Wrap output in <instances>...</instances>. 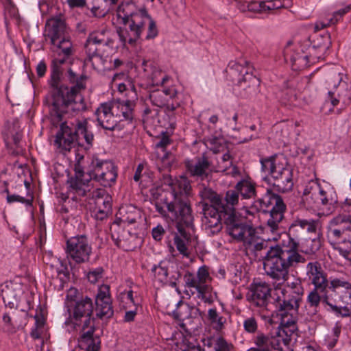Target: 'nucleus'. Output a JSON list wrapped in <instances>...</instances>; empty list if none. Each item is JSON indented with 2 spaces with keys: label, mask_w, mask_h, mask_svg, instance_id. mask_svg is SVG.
Returning a JSON list of instances; mask_svg holds the SVG:
<instances>
[{
  "label": "nucleus",
  "mask_w": 351,
  "mask_h": 351,
  "mask_svg": "<svg viewBox=\"0 0 351 351\" xmlns=\"http://www.w3.org/2000/svg\"><path fill=\"white\" fill-rule=\"evenodd\" d=\"M47 24L49 28L47 36L50 39L55 56L53 61L54 74L51 82V86L54 88L52 109L54 116L60 121L64 114L72 117L75 112L86 109L81 91L86 88V77L77 75L69 69L68 77L73 86L68 87L58 85L60 67L72 54L73 44L65 21L61 16L51 19Z\"/></svg>",
  "instance_id": "nucleus-1"
},
{
  "label": "nucleus",
  "mask_w": 351,
  "mask_h": 351,
  "mask_svg": "<svg viewBox=\"0 0 351 351\" xmlns=\"http://www.w3.org/2000/svg\"><path fill=\"white\" fill-rule=\"evenodd\" d=\"M317 221L313 219L297 218L289 229L288 245L270 246L263 257L266 274L271 279L285 281L290 268L297 267L306 262V258L298 252L299 241L306 233L315 232Z\"/></svg>",
  "instance_id": "nucleus-2"
},
{
  "label": "nucleus",
  "mask_w": 351,
  "mask_h": 351,
  "mask_svg": "<svg viewBox=\"0 0 351 351\" xmlns=\"http://www.w3.org/2000/svg\"><path fill=\"white\" fill-rule=\"evenodd\" d=\"M306 301L313 308L311 315L316 314L322 302L327 311L337 316L348 317L351 314V282L343 278H330V287H314Z\"/></svg>",
  "instance_id": "nucleus-3"
},
{
  "label": "nucleus",
  "mask_w": 351,
  "mask_h": 351,
  "mask_svg": "<svg viewBox=\"0 0 351 351\" xmlns=\"http://www.w3.org/2000/svg\"><path fill=\"white\" fill-rule=\"evenodd\" d=\"M117 14L130 29V32L125 29H120L118 32L119 39L123 45L129 44L134 46L140 38L146 24L148 25L146 40L154 39L158 34L155 21L148 14L144 7L138 8L133 2H125L118 7Z\"/></svg>",
  "instance_id": "nucleus-4"
},
{
  "label": "nucleus",
  "mask_w": 351,
  "mask_h": 351,
  "mask_svg": "<svg viewBox=\"0 0 351 351\" xmlns=\"http://www.w3.org/2000/svg\"><path fill=\"white\" fill-rule=\"evenodd\" d=\"M165 183L171 186V195L173 197L167 205L173 219H180L186 224H191L193 217L187 199L191 189L189 181L185 177H180L173 182L172 178L168 176L165 178Z\"/></svg>",
  "instance_id": "nucleus-5"
},
{
  "label": "nucleus",
  "mask_w": 351,
  "mask_h": 351,
  "mask_svg": "<svg viewBox=\"0 0 351 351\" xmlns=\"http://www.w3.org/2000/svg\"><path fill=\"white\" fill-rule=\"evenodd\" d=\"M69 318L74 327L80 330L78 343L85 345L84 342L93 341L95 339H100L95 335V322L93 317V306L92 300L88 297L77 300L73 306L69 309Z\"/></svg>",
  "instance_id": "nucleus-6"
},
{
  "label": "nucleus",
  "mask_w": 351,
  "mask_h": 351,
  "mask_svg": "<svg viewBox=\"0 0 351 351\" xmlns=\"http://www.w3.org/2000/svg\"><path fill=\"white\" fill-rule=\"evenodd\" d=\"M134 106V101L128 99L101 104L96 110L97 121L104 129L114 130L121 121L132 119Z\"/></svg>",
  "instance_id": "nucleus-7"
},
{
  "label": "nucleus",
  "mask_w": 351,
  "mask_h": 351,
  "mask_svg": "<svg viewBox=\"0 0 351 351\" xmlns=\"http://www.w3.org/2000/svg\"><path fill=\"white\" fill-rule=\"evenodd\" d=\"M269 206H272L270 213V217L267 222V230L275 234L273 240H278L280 235V222L284 218V213L286 210V206L282 199L278 195L274 194L270 189H267L265 195L255 202L252 208V210H246V213L254 215L258 213L259 210L266 211Z\"/></svg>",
  "instance_id": "nucleus-8"
},
{
  "label": "nucleus",
  "mask_w": 351,
  "mask_h": 351,
  "mask_svg": "<svg viewBox=\"0 0 351 351\" xmlns=\"http://www.w3.org/2000/svg\"><path fill=\"white\" fill-rule=\"evenodd\" d=\"M87 125L88 122L85 119L76 120L75 123H62L54 141V145L59 152L63 154L70 152L81 136L87 144L91 145L94 136L93 133L88 131Z\"/></svg>",
  "instance_id": "nucleus-9"
},
{
  "label": "nucleus",
  "mask_w": 351,
  "mask_h": 351,
  "mask_svg": "<svg viewBox=\"0 0 351 351\" xmlns=\"http://www.w3.org/2000/svg\"><path fill=\"white\" fill-rule=\"evenodd\" d=\"M326 237L342 256L351 261V224L341 214L329 221Z\"/></svg>",
  "instance_id": "nucleus-10"
},
{
  "label": "nucleus",
  "mask_w": 351,
  "mask_h": 351,
  "mask_svg": "<svg viewBox=\"0 0 351 351\" xmlns=\"http://www.w3.org/2000/svg\"><path fill=\"white\" fill-rule=\"evenodd\" d=\"M337 202L336 192L327 182L320 183L317 180H310L305 186L301 204L306 209H321Z\"/></svg>",
  "instance_id": "nucleus-11"
},
{
  "label": "nucleus",
  "mask_w": 351,
  "mask_h": 351,
  "mask_svg": "<svg viewBox=\"0 0 351 351\" xmlns=\"http://www.w3.org/2000/svg\"><path fill=\"white\" fill-rule=\"evenodd\" d=\"M260 162L262 171L270 175L269 182L278 191L285 193L292 189V170L284 158L274 156L261 158Z\"/></svg>",
  "instance_id": "nucleus-12"
},
{
  "label": "nucleus",
  "mask_w": 351,
  "mask_h": 351,
  "mask_svg": "<svg viewBox=\"0 0 351 351\" xmlns=\"http://www.w3.org/2000/svg\"><path fill=\"white\" fill-rule=\"evenodd\" d=\"M200 195L203 200L210 202V204L208 202L204 204L202 223L205 229L213 234L219 232L222 228L221 214L218 208L221 204V198L215 191L207 188L200 191Z\"/></svg>",
  "instance_id": "nucleus-13"
},
{
  "label": "nucleus",
  "mask_w": 351,
  "mask_h": 351,
  "mask_svg": "<svg viewBox=\"0 0 351 351\" xmlns=\"http://www.w3.org/2000/svg\"><path fill=\"white\" fill-rule=\"evenodd\" d=\"M288 278L289 276L285 281L273 279L278 282L274 286V305L276 309L280 311H298L300 303L302 301L304 288L301 282L296 280V287L287 293L286 289L281 287V285Z\"/></svg>",
  "instance_id": "nucleus-14"
},
{
  "label": "nucleus",
  "mask_w": 351,
  "mask_h": 351,
  "mask_svg": "<svg viewBox=\"0 0 351 351\" xmlns=\"http://www.w3.org/2000/svg\"><path fill=\"white\" fill-rule=\"evenodd\" d=\"M211 278L208 267L206 265L200 267L196 274L187 271L184 276L185 286L193 289L197 292V298L205 302H211V287L208 285Z\"/></svg>",
  "instance_id": "nucleus-15"
},
{
  "label": "nucleus",
  "mask_w": 351,
  "mask_h": 351,
  "mask_svg": "<svg viewBox=\"0 0 351 351\" xmlns=\"http://www.w3.org/2000/svg\"><path fill=\"white\" fill-rule=\"evenodd\" d=\"M84 168L78 162L75 165V176L68 180V196L75 201L86 199L93 188V180L88 176V172L85 173Z\"/></svg>",
  "instance_id": "nucleus-16"
},
{
  "label": "nucleus",
  "mask_w": 351,
  "mask_h": 351,
  "mask_svg": "<svg viewBox=\"0 0 351 351\" xmlns=\"http://www.w3.org/2000/svg\"><path fill=\"white\" fill-rule=\"evenodd\" d=\"M92 246L85 235L72 237L66 241V253L70 265L89 262L92 254Z\"/></svg>",
  "instance_id": "nucleus-17"
},
{
  "label": "nucleus",
  "mask_w": 351,
  "mask_h": 351,
  "mask_svg": "<svg viewBox=\"0 0 351 351\" xmlns=\"http://www.w3.org/2000/svg\"><path fill=\"white\" fill-rule=\"evenodd\" d=\"M291 335L286 328H279L275 336L260 333L254 339L256 347L250 348L247 351H272L273 349L284 351L282 345L286 347L289 346Z\"/></svg>",
  "instance_id": "nucleus-18"
},
{
  "label": "nucleus",
  "mask_w": 351,
  "mask_h": 351,
  "mask_svg": "<svg viewBox=\"0 0 351 351\" xmlns=\"http://www.w3.org/2000/svg\"><path fill=\"white\" fill-rule=\"evenodd\" d=\"M87 172L88 177L104 186H111L117 177V170L113 162L97 158L92 159Z\"/></svg>",
  "instance_id": "nucleus-19"
},
{
  "label": "nucleus",
  "mask_w": 351,
  "mask_h": 351,
  "mask_svg": "<svg viewBox=\"0 0 351 351\" xmlns=\"http://www.w3.org/2000/svg\"><path fill=\"white\" fill-rule=\"evenodd\" d=\"M149 99L153 105L160 108L165 107L169 116L180 106L178 93L174 88L152 91Z\"/></svg>",
  "instance_id": "nucleus-20"
},
{
  "label": "nucleus",
  "mask_w": 351,
  "mask_h": 351,
  "mask_svg": "<svg viewBox=\"0 0 351 351\" xmlns=\"http://www.w3.org/2000/svg\"><path fill=\"white\" fill-rule=\"evenodd\" d=\"M4 141L7 147L12 150V154H21L23 153L21 145L22 130L18 119H11L6 121L3 130Z\"/></svg>",
  "instance_id": "nucleus-21"
},
{
  "label": "nucleus",
  "mask_w": 351,
  "mask_h": 351,
  "mask_svg": "<svg viewBox=\"0 0 351 351\" xmlns=\"http://www.w3.org/2000/svg\"><path fill=\"white\" fill-rule=\"evenodd\" d=\"M226 72L230 80L239 86H242L246 82L255 81L252 75V67L250 63L241 60L239 62L231 61L227 68Z\"/></svg>",
  "instance_id": "nucleus-22"
},
{
  "label": "nucleus",
  "mask_w": 351,
  "mask_h": 351,
  "mask_svg": "<svg viewBox=\"0 0 351 351\" xmlns=\"http://www.w3.org/2000/svg\"><path fill=\"white\" fill-rule=\"evenodd\" d=\"M108 32L105 29L94 32L89 34L86 44L85 51L88 60L101 56V50L104 47L109 44Z\"/></svg>",
  "instance_id": "nucleus-23"
},
{
  "label": "nucleus",
  "mask_w": 351,
  "mask_h": 351,
  "mask_svg": "<svg viewBox=\"0 0 351 351\" xmlns=\"http://www.w3.org/2000/svg\"><path fill=\"white\" fill-rule=\"evenodd\" d=\"M250 300L253 305L267 308L269 303L274 304V291L271 294L270 285L265 282H259L252 285Z\"/></svg>",
  "instance_id": "nucleus-24"
},
{
  "label": "nucleus",
  "mask_w": 351,
  "mask_h": 351,
  "mask_svg": "<svg viewBox=\"0 0 351 351\" xmlns=\"http://www.w3.org/2000/svg\"><path fill=\"white\" fill-rule=\"evenodd\" d=\"M96 315L100 319H108L114 311L110 295V287L107 285L99 287L95 298Z\"/></svg>",
  "instance_id": "nucleus-25"
},
{
  "label": "nucleus",
  "mask_w": 351,
  "mask_h": 351,
  "mask_svg": "<svg viewBox=\"0 0 351 351\" xmlns=\"http://www.w3.org/2000/svg\"><path fill=\"white\" fill-rule=\"evenodd\" d=\"M219 145H214L211 147L213 153L220 154L222 153L221 156L217 158V165L216 166L217 171L224 172L227 175H231L233 177H236L239 175V171L237 167L232 165V159L230 155L226 145L218 143Z\"/></svg>",
  "instance_id": "nucleus-26"
},
{
  "label": "nucleus",
  "mask_w": 351,
  "mask_h": 351,
  "mask_svg": "<svg viewBox=\"0 0 351 351\" xmlns=\"http://www.w3.org/2000/svg\"><path fill=\"white\" fill-rule=\"evenodd\" d=\"M335 81L338 82V86L334 84V90H329L326 99V103H330L333 107L339 103L343 106H347L351 100V91L348 90L345 83L341 84V77L339 74L334 76Z\"/></svg>",
  "instance_id": "nucleus-27"
},
{
  "label": "nucleus",
  "mask_w": 351,
  "mask_h": 351,
  "mask_svg": "<svg viewBox=\"0 0 351 351\" xmlns=\"http://www.w3.org/2000/svg\"><path fill=\"white\" fill-rule=\"evenodd\" d=\"M237 241L242 242L245 250L250 252L256 253L267 247V241L260 238L256 230L250 225L244 228L241 238H239Z\"/></svg>",
  "instance_id": "nucleus-28"
},
{
  "label": "nucleus",
  "mask_w": 351,
  "mask_h": 351,
  "mask_svg": "<svg viewBox=\"0 0 351 351\" xmlns=\"http://www.w3.org/2000/svg\"><path fill=\"white\" fill-rule=\"evenodd\" d=\"M306 275L314 287L326 288L330 286V279L328 280L326 274L318 262H310L307 264Z\"/></svg>",
  "instance_id": "nucleus-29"
},
{
  "label": "nucleus",
  "mask_w": 351,
  "mask_h": 351,
  "mask_svg": "<svg viewBox=\"0 0 351 351\" xmlns=\"http://www.w3.org/2000/svg\"><path fill=\"white\" fill-rule=\"evenodd\" d=\"M176 222V228L178 231V234L176 233L174 235L173 241L174 244L176 246L177 250L184 256L189 257V252L188 250L187 245L189 241V234L186 232V228H192L193 224V220L191 224H186L184 221L180 220V219H174Z\"/></svg>",
  "instance_id": "nucleus-30"
},
{
  "label": "nucleus",
  "mask_w": 351,
  "mask_h": 351,
  "mask_svg": "<svg viewBox=\"0 0 351 351\" xmlns=\"http://www.w3.org/2000/svg\"><path fill=\"white\" fill-rule=\"evenodd\" d=\"M291 44V42H289L284 49L283 53L285 60L290 59L294 70H301L306 68L310 64L308 55L303 51L301 47H297L293 52V49H290Z\"/></svg>",
  "instance_id": "nucleus-31"
},
{
  "label": "nucleus",
  "mask_w": 351,
  "mask_h": 351,
  "mask_svg": "<svg viewBox=\"0 0 351 351\" xmlns=\"http://www.w3.org/2000/svg\"><path fill=\"white\" fill-rule=\"evenodd\" d=\"M23 293L21 284L10 281L2 289V297L6 306L11 308H17L19 299Z\"/></svg>",
  "instance_id": "nucleus-32"
},
{
  "label": "nucleus",
  "mask_w": 351,
  "mask_h": 351,
  "mask_svg": "<svg viewBox=\"0 0 351 351\" xmlns=\"http://www.w3.org/2000/svg\"><path fill=\"white\" fill-rule=\"evenodd\" d=\"M239 193L236 190L228 191L223 200L221 199L219 211L221 214V219L228 217L236 216L235 206L239 203Z\"/></svg>",
  "instance_id": "nucleus-33"
},
{
  "label": "nucleus",
  "mask_w": 351,
  "mask_h": 351,
  "mask_svg": "<svg viewBox=\"0 0 351 351\" xmlns=\"http://www.w3.org/2000/svg\"><path fill=\"white\" fill-rule=\"evenodd\" d=\"M285 5V1L281 0L250 1L247 3V11L256 13H269Z\"/></svg>",
  "instance_id": "nucleus-34"
},
{
  "label": "nucleus",
  "mask_w": 351,
  "mask_h": 351,
  "mask_svg": "<svg viewBox=\"0 0 351 351\" xmlns=\"http://www.w3.org/2000/svg\"><path fill=\"white\" fill-rule=\"evenodd\" d=\"M143 67L147 77L150 79L152 86L163 85L169 80V77L158 69L152 62L144 60Z\"/></svg>",
  "instance_id": "nucleus-35"
},
{
  "label": "nucleus",
  "mask_w": 351,
  "mask_h": 351,
  "mask_svg": "<svg viewBox=\"0 0 351 351\" xmlns=\"http://www.w3.org/2000/svg\"><path fill=\"white\" fill-rule=\"evenodd\" d=\"M186 167L192 176L204 178L207 176L210 162L204 156L198 157L193 160L186 161Z\"/></svg>",
  "instance_id": "nucleus-36"
},
{
  "label": "nucleus",
  "mask_w": 351,
  "mask_h": 351,
  "mask_svg": "<svg viewBox=\"0 0 351 351\" xmlns=\"http://www.w3.org/2000/svg\"><path fill=\"white\" fill-rule=\"evenodd\" d=\"M223 219L227 226V232L228 234L237 241L239 238H241L244 228H245L247 224L241 223L237 215Z\"/></svg>",
  "instance_id": "nucleus-37"
},
{
  "label": "nucleus",
  "mask_w": 351,
  "mask_h": 351,
  "mask_svg": "<svg viewBox=\"0 0 351 351\" xmlns=\"http://www.w3.org/2000/svg\"><path fill=\"white\" fill-rule=\"evenodd\" d=\"M24 183L27 191L25 196L18 194H10L8 189H5L4 192L7 194L6 200L8 204L20 202L25 204L26 206H32L34 200V195L33 193L30 192V184L26 181H25Z\"/></svg>",
  "instance_id": "nucleus-38"
},
{
  "label": "nucleus",
  "mask_w": 351,
  "mask_h": 351,
  "mask_svg": "<svg viewBox=\"0 0 351 351\" xmlns=\"http://www.w3.org/2000/svg\"><path fill=\"white\" fill-rule=\"evenodd\" d=\"M95 206V217L97 220L106 219L112 211L111 197L106 195L105 199H99Z\"/></svg>",
  "instance_id": "nucleus-39"
},
{
  "label": "nucleus",
  "mask_w": 351,
  "mask_h": 351,
  "mask_svg": "<svg viewBox=\"0 0 351 351\" xmlns=\"http://www.w3.org/2000/svg\"><path fill=\"white\" fill-rule=\"evenodd\" d=\"M2 319L4 324L3 330L5 332L15 333L22 326L21 321L14 312L12 313H5Z\"/></svg>",
  "instance_id": "nucleus-40"
},
{
  "label": "nucleus",
  "mask_w": 351,
  "mask_h": 351,
  "mask_svg": "<svg viewBox=\"0 0 351 351\" xmlns=\"http://www.w3.org/2000/svg\"><path fill=\"white\" fill-rule=\"evenodd\" d=\"M281 316V324L283 326L282 328H286L289 333L293 334L296 330L295 317L298 311H280L276 309Z\"/></svg>",
  "instance_id": "nucleus-41"
},
{
  "label": "nucleus",
  "mask_w": 351,
  "mask_h": 351,
  "mask_svg": "<svg viewBox=\"0 0 351 351\" xmlns=\"http://www.w3.org/2000/svg\"><path fill=\"white\" fill-rule=\"evenodd\" d=\"M208 319L213 328L216 331H221L225 328L226 319L220 315L215 308H210L208 310Z\"/></svg>",
  "instance_id": "nucleus-42"
},
{
  "label": "nucleus",
  "mask_w": 351,
  "mask_h": 351,
  "mask_svg": "<svg viewBox=\"0 0 351 351\" xmlns=\"http://www.w3.org/2000/svg\"><path fill=\"white\" fill-rule=\"evenodd\" d=\"M205 346L208 348H213L215 351H234V346L228 343L223 337H217L208 340Z\"/></svg>",
  "instance_id": "nucleus-43"
},
{
  "label": "nucleus",
  "mask_w": 351,
  "mask_h": 351,
  "mask_svg": "<svg viewBox=\"0 0 351 351\" xmlns=\"http://www.w3.org/2000/svg\"><path fill=\"white\" fill-rule=\"evenodd\" d=\"M155 156L157 158L158 165L165 169H169L173 166L176 162V157L171 152L156 151Z\"/></svg>",
  "instance_id": "nucleus-44"
},
{
  "label": "nucleus",
  "mask_w": 351,
  "mask_h": 351,
  "mask_svg": "<svg viewBox=\"0 0 351 351\" xmlns=\"http://www.w3.org/2000/svg\"><path fill=\"white\" fill-rule=\"evenodd\" d=\"M236 189L239 194L245 198H251L255 195L254 185L249 181L242 180L236 185Z\"/></svg>",
  "instance_id": "nucleus-45"
},
{
  "label": "nucleus",
  "mask_w": 351,
  "mask_h": 351,
  "mask_svg": "<svg viewBox=\"0 0 351 351\" xmlns=\"http://www.w3.org/2000/svg\"><path fill=\"white\" fill-rule=\"evenodd\" d=\"M152 272L156 280L165 283L167 282L168 267L165 262L161 261L158 265H154Z\"/></svg>",
  "instance_id": "nucleus-46"
},
{
  "label": "nucleus",
  "mask_w": 351,
  "mask_h": 351,
  "mask_svg": "<svg viewBox=\"0 0 351 351\" xmlns=\"http://www.w3.org/2000/svg\"><path fill=\"white\" fill-rule=\"evenodd\" d=\"M341 330V326L336 323L332 328L331 332L328 334L325 339L326 346L331 349L334 348L338 341Z\"/></svg>",
  "instance_id": "nucleus-47"
},
{
  "label": "nucleus",
  "mask_w": 351,
  "mask_h": 351,
  "mask_svg": "<svg viewBox=\"0 0 351 351\" xmlns=\"http://www.w3.org/2000/svg\"><path fill=\"white\" fill-rule=\"evenodd\" d=\"M341 214L351 224V198L346 197L339 203Z\"/></svg>",
  "instance_id": "nucleus-48"
},
{
  "label": "nucleus",
  "mask_w": 351,
  "mask_h": 351,
  "mask_svg": "<svg viewBox=\"0 0 351 351\" xmlns=\"http://www.w3.org/2000/svg\"><path fill=\"white\" fill-rule=\"evenodd\" d=\"M243 328L246 332L254 334L258 330V322L254 317H249L243 321Z\"/></svg>",
  "instance_id": "nucleus-49"
},
{
  "label": "nucleus",
  "mask_w": 351,
  "mask_h": 351,
  "mask_svg": "<svg viewBox=\"0 0 351 351\" xmlns=\"http://www.w3.org/2000/svg\"><path fill=\"white\" fill-rule=\"evenodd\" d=\"M171 141L168 134L163 133L160 137L158 138V141L155 144V148L156 151L164 152L166 151L167 147L170 145Z\"/></svg>",
  "instance_id": "nucleus-50"
},
{
  "label": "nucleus",
  "mask_w": 351,
  "mask_h": 351,
  "mask_svg": "<svg viewBox=\"0 0 351 351\" xmlns=\"http://www.w3.org/2000/svg\"><path fill=\"white\" fill-rule=\"evenodd\" d=\"M93 341L84 342L85 345L78 343L79 347L84 351H100L101 340L100 339H95Z\"/></svg>",
  "instance_id": "nucleus-51"
},
{
  "label": "nucleus",
  "mask_w": 351,
  "mask_h": 351,
  "mask_svg": "<svg viewBox=\"0 0 351 351\" xmlns=\"http://www.w3.org/2000/svg\"><path fill=\"white\" fill-rule=\"evenodd\" d=\"M90 191L91 192L90 194L87 195L85 199H94L95 204H97L99 199H105V197L108 195L106 194V192L104 189L95 188L94 186L92 189H90Z\"/></svg>",
  "instance_id": "nucleus-52"
},
{
  "label": "nucleus",
  "mask_w": 351,
  "mask_h": 351,
  "mask_svg": "<svg viewBox=\"0 0 351 351\" xmlns=\"http://www.w3.org/2000/svg\"><path fill=\"white\" fill-rule=\"evenodd\" d=\"M57 277H58L62 282L66 281L69 278V271L67 266L60 262V267L56 269Z\"/></svg>",
  "instance_id": "nucleus-53"
},
{
  "label": "nucleus",
  "mask_w": 351,
  "mask_h": 351,
  "mask_svg": "<svg viewBox=\"0 0 351 351\" xmlns=\"http://www.w3.org/2000/svg\"><path fill=\"white\" fill-rule=\"evenodd\" d=\"M125 208H132L135 210V209L132 206L122 207V208H121L119 210V214L121 215V220L123 222L128 223H135L136 221V215H137L136 212L135 211L134 214H132L131 215H124L123 214L124 213H127V210Z\"/></svg>",
  "instance_id": "nucleus-54"
},
{
  "label": "nucleus",
  "mask_w": 351,
  "mask_h": 351,
  "mask_svg": "<svg viewBox=\"0 0 351 351\" xmlns=\"http://www.w3.org/2000/svg\"><path fill=\"white\" fill-rule=\"evenodd\" d=\"M78 294V291L75 288H70L66 293V303L68 306L71 308L73 305L72 302L75 303V300Z\"/></svg>",
  "instance_id": "nucleus-55"
},
{
  "label": "nucleus",
  "mask_w": 351,
  "mask_h": 351,
  "mask_svg": "<svg viewBox=\"0 0 351 351\" xmlns=\"http://www.w3.org/2000/svg\"><path fill=\"white\" fill-rule=\"evenodd\" d=\"M169 202H165V206L161 205L160 203L157 202L155 204L156 210L158 213H160L163 217H169L172 221H175L173 219L171 213L167 209V205Z\"/></svg>",
  "instance_id": "nucleus-56"
},
{
  "label": "nucleus",
  "mask_w": 351,
  "mask_h": 351,
  "mask_svg": "<svg viewBox=\"0 0 351 351\" xmlns=\"http://www.w3.org/2000/svg\"><path fill=\"white\" fill-rule=\"evenodd\" d=\"M102 269L98 268L94 271H90L88 274V279L91 283H95L99 278H101Z\"/></svg>",
  "instance_id": "nucleus-57"
},
{
  "label": "nucleus",
  "mask_w": 351,
  "mask_h": 351,
  "mask_svg": "<svg viewBox=\"0 0 351 351\" xmlns=\"http://www.w3.org/2000/svg\"><path fill=\"white\" fill-rule=\"evenodd\" d=\"M121 299L126 304H132L136 306L135 300L133 296V291L132 290L127 291L121 293Z\"/></svg>",
  "instance_id": "nucleus-58"
},
{
  "label": "nucleus",
  "mask_w": 351,
  "mask_h": 351,
  "mask_svg": "<svg viewBox=\"0 0 351 351\" xmlns=\"http://www.w3.org/2000/svg\"><path fill=\"white\" fill-rule=\"evenodd\" d=\"M316 49L314 46L312 47H310L308 49V51L306 53L307 55H308V60L311 63H314L317 60H318L320 58L321 53H317Z\"/></svg>",
  "instance_id": "nucleus-59"
},
{
  "label": "nucleus",
  "mask_w": 351,
  "mask_h": 351,
  "mask_svg": "<svg viewBox=\"0 0 351 351\" xmlns=\"http://www.w3.org/2000/svg\"><path fill=\"white\" fill-rule=\"evenodd\" d=\"M165 234V230L162 226H158L152 230V237L156 241H160Z\"/></svg>",
  "instance_id": "nucleus-60"
},
{
  "label": "nucleus",
  "mask_w": 351,
  "mask_h": 351,
  "mask_svg": "<svg viewBox=\"0 0 351 351\" xmlns=\"http://www.w3.org/2000/svg\"><path fill=\"white\" fill-rule=\"evenodd\" d=\"M247 3L243 2L240 0H232L230 1V5L232 7L237 8L242 12L247 11Z\"/></svg>",
  "instance_id": "nucleus-61"
},
{
  "label": "nucleus",
  "mask_w": 351,
  "mask_h": 351,
  "mask_svg": "<svg viewBox=\"0 0 351 351\" xmlns=\"http://www.w3.org/2000/svg\"><path fill=\"white\" fill-rule=\"evenodd\" d=\"M337 22V19H336L335 21L333 19H330L329 20H328V22L327 23H325V22H322V21H318L315 23V31H319L320 29H322L324 28H325L326 27L331 25V24H335Z\"/></svg>",
  "instance_id": "nucleus-62"
},
{
  "label": "nucleus",
  "mask_w": 351,
  "mask_h": 351,
  "mask_svg": "<svg viewBox=\"0 0 351 351\" xmlns=\"http://www.w3.org/2000/svg\"><path fill=\"white\" fill-rule=\"evenodd\" d=\"M47 71V65L44 61H40L36 66V74L39 77L45 75Z\"/></svg>",
  "instance_id": "nucleus-63"
},
{
  "label": "nucleus",
  "mask_w": 351,
  "mask_h": 351,
  "mask_svg": "<svg viewBox=\"0 0 351 351\" xmlns=\"http://www.w3.org/2000/svg\"><path fill=\"white\" fill-rule=\"evenodd\" d=\"M90 11L94 16L98 17V18L104 17L105 15L106 14V11L104 10H101L100 7H99V6L98 7L93 6L91 8Z\"/></svg>",
  "instance_id": "nucleus-64"
}]
</instances>
